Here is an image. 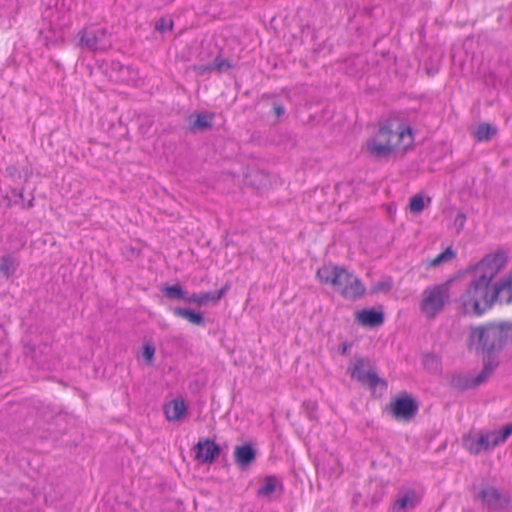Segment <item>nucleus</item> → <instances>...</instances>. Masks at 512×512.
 Wrapping results in <instances>:
<instances>
[{
  "label": "nucleus",
  "instance_id": "4be33fe9",
  "mask_svg": "<svg viewBox=\"0 0 512 512\" xmlns=\"http://www.w3.org/2000/svg\"><path fill=\"white\" fill-rule=\"evenodd\" d=\"M172 312L175 316L186 319L190 323L198 326H204L205 325V319L202 313L195 312L192 309L189 308H182V307H174L172 309Z\"/></svg>",
  "mask_w": 512,
  "mask_h": 512
},
{
  "label": "nucleus",
  "instance_id": "f8f14e48",
  "mask_svg": "<svg viewBox=\"0 0 512 512\" xmlns=\"http://www.w3.org/2000/svg\"><path fill=\"white\" fill-rule=\"evenodd\" d=\"M418 409V403L412 396L405 393L394 399L389 411L396 420L409 422L417 415Z\"/></svg>",
  "mask_w": 512,
  "mask_h": 512
},
{
  "label": "nucleus",
  "instance_id": "f704fd0d",
  "mask_svg": "<svg viewBox=\"0 0 512 512\" xmlns=\"http://www.w3.org/2000/svg\"><path fill=\"white\" fill-rule=\"evenodd\" d=\"M184 301L188 303H194L200 306V295L195 293L192 295H188V293L186 292V298L184 299Z\"/></svg>",
  "mask_w": 512,
  "mask_h": 512
},
{
  "label": "nucleus",
  "instance_id": "f257e3e1",
  "mask_svg": "<svg viewBox=\"0 0 512 512\" xmlns=\"http://www.w3.org/2000/svg\"><path fill=\"white\" fill-rule=\"evenodd\" d=\"M505 264V254L498 252L486 255L475 266L471 281L456 300L463 314L479 317L492 308L490 284Z\"/></svg>",
  "mask_w": 512,
  "mask_h": 512
},
{
  "label": "nucleus",
  "instance_id": "423d86ee",
  "mask_svg": "<svg viewBox=\"0 0 512 512\" xmlns=\"http://www.w3.org/2000/svg\"><path fill=\"white\" fill-rule=\"evenodd\" d=\"M348 372L352 378L368 386L371 390H375L378 386H381L383 390L387 389V381L377 375L371 366L370 359L367 357L356 358L349 366Z\"/></svg>",
  "mask_w": 512,
  "mask_h": 512
},
{
  "label": "nucleus",
  "instance_id": "cd10ccee",
  "mask_svg": "<svg viewBox=\"0 0 512 512\" xmlns=\"http://www.w3.org/2000/svg\"><path fill=\"white\" fill-rule=\"evenodd\" d=\"M456 253L453 251L451 247H448L445 251L440 253L438 256H436L434 259L430 261V266L436 267L441 265L442 263H446L451 261L453 258H455Z\"/></svg>",
  "mask_w": 512,
  "mask_h": 512
},
{
  "label": "nucleus",
  "instance_id": "2f4dec72",
  "mask_svg": "<svg viewBox=\"0 0 512 512\" xmlns=\"http://www.w3.org/2000/svg\"><path fill=\"white\" fill-rule=\"evenodd\" d=\"M173 28V22L165 18H160L156 24L155 29L159 32H166Z\"/></svg>",
  "mask_w": 512,
  "mask_h": 512
},
{
  "label": "nucleus",
  "instance_id": "a878e982",
  "mask_svg": "<svg viewBox=\"0 0 512 512\" xmlns=\"http://www.w3.org/2000/svg\"><path fill=\"white\" fill-rule=\"evenodd\" d=\"M229 290V285L226 284L223 288L214 292H204L200 295V306L205 305L209 302H218Z\"/></svg>",
  "mask_w": 512,
  "mask_h": 512
},
{
  "label": "nucleus",
  "instance_id": "473e14b6",
  "mask_svg": "<svg viewBox=\"0 0 512 512\" xmlns=\"http://www.w3.org/2000/svg\"><path fill=\"white\" fill-rule=\"evenodd\" d=\"M154 356H155V347L150 344H145L142 349V357L148 363H151L154 360Z\"/></svg>",
  "mask_w": 512,
  "mask_h": 512
},
{
  "label": "nucleus",
  "instance_id": "c85d7f7f",
  "mask_svg": "<svg viewBox=\"0 0 512 512\" xmlns=\"http://www.w3.org/2000/svg\"><path fill=\"white\" fill-rule=\"evenodd\" d=\"M411 213L419 214L425 208L424 199L421 195H415L411 198L409 203Z\"/></svg>",
  "mask_w": 512,
  "mask_h": 512
},
{
  "label": "nucleus",
  "instance_id": "f3484780",
  "mask_svg": "<svg viewBox=\"0 0 512 512\" xmlns=\"http://www.w3.org/2000/svg\"><path fill=\"white\" fill-rule=\"evenodd\" d=\"M214 113L201 112L194 113L189 117V130L193 133L204 131L212 127Z\"/></svg>",
  "mask_w": 512,
  "mask_h": 512
},
{
  "label": "nucleus",
  "instance_id": "ddd939ff",
  "mask_svg": "<svg viewBox=\"0 0 512 512\" xmlns=\"http://www.w3.org/2000/svg\"><path fill=\"white\" fill-rule=\"evenodd\" d=\"M391 133H389V140H391L392 151L394 149L406 150L413 142L412 130L409 126L403 125L397 120H388Z\"/></svg>",
  "mask_w": 512,
  "mask_h": 512
},
{
  "label": "nucleus",
  "instance_id": "bb28decb",
  "mask_svg": "<svg viewBox=\"0 0 512 512\" xmlns=\"http://www.w3.org/2000/svg\"><path fill=\"white\" fill-rule=\"evenodd\" d=\"M496 133L497 129L494 126L482 123L478 126L475 136L478 141L482 142L490 140Z\"/></svg>",
  "mask_w": 512,
  "mask_h": 512
},
{
  "label": "nucleus",
  "instance_id": "4468645a",
  "mask_svg": "<svg viewBox=\"0 0 512 512\" xmlns=\"http://www.w3.org/2000/svg\"><path fill=\"white\" fill-rule=\"evenodd\" d=\"M193 450L195 451V460L202 464L213 463L221 452L220 446L209 438L200 440L195 444Z\"/></svg>",
  "mask_w": 512,
  "mask_h": 512
},
{
  "label": "nucleus",
  "instance_id": "1a4fd4ad",
  "mask_svg": "<svg viewBox=\"0 0 512 512\" xmlns=\"http://www.w3.org/2000/svg\"><path fill=\"white\" fill-rule=\"evenodd\" d=\"M476 498L490 511L510 512L512 499L508 493H502L497 488L489 486L481 489Z\"/></svg>",
  "mask_w": 512,
  "mask_h": 512
},
{
  "label": "nucleus",
  "instance_id": "72a5a7b5",
  "mask_svg": "<svg viewBox=\"0 0 512 512\" xmlns=\"http://www.w3.org/2000/svg\"><path fill=\"white\" fill-rule=\"evenodd\" d=\"M466 219H467V217H466L465 213H463V212H459L456 215V217L454 219V225L457 229V233H460L463 230L465 223H466Z\"/></svg>",
  "mask_w": 512,
  "mask_h": 512
},
{
  "label": "nucleus",
  "instance_id": "5701e85b",
  "mask_svg": "<svg viewBox=\"0 0 512 512\" xmlns=\"http://www.w3.org/2000/svg\"><path fill=\"white\" fill-rule=\"evenodd\" d=\"M19 266V261L11 254H5L1 257L0 272L5 278L13 276Z\"/></svg>",
  "mask_w": 512,
  "mask_h": 512
},
{
  "label": "nucleus",
  "instance_id": "2eb2a0df",
  "mask_svg": "<svg viewBox=\"0 0 512 512\" xmlns=\"http://www.w3.org/2000/svg\"><path fill=\"white\" fill-rule=\"evenodd\" d=\"M490 300L492 306L495 302L501 304H510L512 302V286L505 278L494 285L490 284Z\"/></svg>",
  "mask_w": 512,
  "mask_h": 512
},
{
  "label": "nucleus",
  "instance_id": "a19ab883",
  "mask_svg": "<svg viewBox=\"0 0 512 512\" xmlns=\"http://www.w3.org/2000/svg\"><path fill=\"white\" fill-rule=\"evenodd\" d=\"M19 198H20L21 200H24V196H23V193H22V192H20V193H19Z\"/></svg>",
  "mask_w": 512,
  "mask_h": 512
},
{
  "label": "nucleus",
  "instance_id": "9d476101",
  "mask_svg": "<svg viewBox=\"0 0 512 512\" xmlns=\"http://www.w3.org/2000/svg\"><path fill=\"white\" fill-rule=\"evenodd\" d=\"M495 369L496 363L494 361L485 362L482 370L476 376L466 374L454 375L451 379V385L461 391L477 387L486 382Z\"/></svg>",
  "mask_w": 512,
  "mask_h": 512
},
{
  "label": "nucleus",
  "instance_id": "58836bf2",
  "mask_svg": "<svg viewBox=\"0 0 512 512\" xmlns=\"http://www.w3.org/2000/svg\"><path fill=\"white\" fill-rule=\"evenodd\" d=\"M207 69H208V73L213 72V71L216 72V68L214 66V60L211 63L207 64Z\"/></svg>",
  "mask_w": 512,
  "mask_h": 512
},
{
  "label": "nucleus",
  "instance_id": "6e6552de",
  "mask_svg": "<svg viewBox=\"0 0 512 512\" xmlns=\"http://www.w3.org/2000/svg\"><path fill=\"white\" fill-rule=\"evenodd\" d=\"M80 45L90 51H104L111 46V35L104 27H87L80 32Z\"/></svg>",
  "mask_w": 512,
  "mask_h": 512
},
{
  "label": "nucleus",
  "instance_id": "dca6fc26",
  "mask_svg": "<svg viewBox=\"0 0 512 512\" xmlns=\"http://www.w3.org/2000/svg\"><path fill=\"white\" fill-rule=\"evenodd\" d=\"M419 500L417 494L414 490H407L404 492H399L397 499L393 504V510L395 512H407L408 510L414 509Z\"/></svg>",
  "mask_w": 512,
  "mask_h": 512
},
{
  "label": "nucleus",
  "instance_id": "f03ea898",
  "mask_svg": "<svg viewBox=\"0 0 512 512\" xmlns=\"http://www.w3.org/2000/svg\"><path fill=\"white\" fill-rule=\"evenodd\" d=\"M512 345V322H489L472 327L469 347L482 355L484 363L494 361L499 365L498 355Z\"/></svg>",
  "mask_w": 512,
  "mask_h": 512
},
{
  "label": "nucleus",
  "instance_id": "39448f33",
  "mask_svg": "<svg viewBox=\"0 0 512 512\" xmlns=\"http://www.w3.org/2000/svg\"><path fill=\"white\" fill-rule=\"evenodd\" d=\"M451 280L426 287L422 292L420 310L428 319L436 318L450 301Z\"/></svg>",
  "mask_w": 512,
  "mask_h": 512
},
{
  "label": "nucleus",
  "instance_id": "e433bc0d",
  "mask_svg": "<svg viewBox=\"0 0 512 512\" xmlns=\"http://www.w3.org/2000/svg\"><path fill=\"white\" fill-rule=\"evenodd\" d=\"M194 70L197 72V74L199 75H204L206 73H208V69H207V64L206 65H198V66H195L194 67Z\"/></svg>",
  "mask_w": 512,
  "mask_h": 512
},
{
  "label": "nucleus",
  "instance_id": "393cba45",
  "mask_svg": "<svg viewBox=\"0 0 512 512\" xmlns=\"http://www.w3.org/2000/svg\"><path fill=\"white\" fill-rule=\"evenodd\" d=\"M163 295L171 300H183L186 298V291L183 290L180 284L172 286H165L161 289Z\"/></svg>",
  "mask_w": 512,
  "mask_h": 512
},
{
  "label": "nucleus",
  "instance_id": "a211bd4d",
  "mask_svg": "<svg viewBox=\"0 0 512 512\" xmlns=\"http://www.w3.org/2000/svg\"><path fill=\"white\" fill-rule=\"evenodd\" d=\"M256 458V451L251 444H244L235 447L234 461L242 469L250 466Z\"/></svg>",
  "mask_w": 512,
  "mask_h": 512
},
{
  "label": "nucleus",
  "instance_id": "6ab92c4d",
  "mask_svg": "<svg viewBox=\"0 0 512 512\" xmlns=\"http://www.w3.org/2000/svg\"><path fill=\"white\" fill-rule=\"evenodd\" d=\"M186 410V404L184 400L180 398L167 402L163 407L165 417L170 422L181 420L185 415Z\"/></svg>",
  "mask_w": 512,
  "mask_h": 512
},
{
  "label": "nucleus",
  "instance_id": "7ed1b4c3",
  "mask_svg": "<svg viewBox=\"0 0 512 512\" xmlns=\"http://www.w3.org/2000/svg\"><path fill=\"white\" fill-rule=\"evenodd\" d=\"M317 277L321 283L331 285L335 292L350 301L360 299L366 292L365 285L357 276L338 265H324L317 270Z\"/></svg>",
  "mask_w": 512,
  "mask_h": 512
},
{
  "label": "nucleus",
  "instance_id": "c756f323",
  "mask_svg": "<svg viewBox=\"0 0 512 512\" xmlns=\"http://www.w3.org/2000/svg\"><path fill=\"white\" fill-rule=\"evenodd\" d=\"M392 288V280L391 279H386V280H382V281H379L375 284H373V286L371 287V292L373 294H376V293H388Z\"/></svg>",
  "mask_w": 512,
  "mask_h": 512
},
{
  "label": "nucleus",
  "instance_id": "c9c22d12",
  "mask_svg": "<svg viewBox=\"0 0 512 512\" xmlns=\"http://www.w3.org/2000/svg\"><path fill=\"white\" fill-rule=\"evenodd\" d=\"M273 109L277 118H280L285 114V108L282 105L274 104Z\"/></svg>",
  "mask_w": 512,
  "mask_h": 512
},
{
  "label": "nucleus",
  "instance_id": "0eeeda50",
  "mask_svg": "<svg viewBox=\"0 0 512 512\" xmlns=\"http://www.w3.org/2000/svg\"><path fill=\"white\" fill-rule=\"evenodd\" d=\"M42 18L48 22L50 30L56 33L69 25V9L64 0H49L47 7L42 12Z\"/></svg>",
  "mask_w": 512,
  "mask_h": 512
},
{
  "label": "nucleus",
  "instance_id": "4c0bfd02",
  "mask_svg": "<svg viewBox=\"0 0 512 512\" xmlns=\"http://www.w3.org/2000/svg\"><path fill=\"white\" fill-rule=\"evenodd\" d=\"M351 344L350 343H344L340 348H339V351L342 355H345L347 354V352L349 351V349L351 348Z\"/></svg>",
  "mask_w": 512,
  "mask_h": 512
},
{
  "label": "nucleus",
  "instance_id": "b1692460",
  "mask_svg": "<svg viewBox=\"0 0 512 512\" xmlns=\"http://www.w3.org/2000/svg\"><path fill=\"white\" fill-rule=\"evenodd\" d=\"M278 480L275 476L265 477L263 484L259 487L257 495L259 497L269 498L276 490Z\"/></svg>",
  "mask_w": 512,
  "mask_h": 512
},
{
  "label": "nucleus",
  "instance_id": "9b49d317",
  "mask_svg": "<svg viewBox=\"0 0 512 512\" xmlns=\"http://www.w3.org/2000/svg\"><path fill=\"white\" fill-rule=\"evenodd\" d=\"M390 129L387 121L379 128L375 136L367 141V150L374 158H387L392 153V144L389 142Z\"/></svg>",
  "mask_w": 512,
  "mask_h": 512
},
{
  "label": "nucleus",
  "instance_id": "20e7f679",
  "mask_svg": "<svg viewBox=\"0 0 512 512\" xmlns=\"http://www.w3.org/2000/svg\"><path fill=\"white\" fill-rule=\"evenodd\" d=\"M511 434L512 424H508L502 430L469 434L463 438V446L471 454L479 455L505 443Z\"/></svg>",
  "mask_w": 512,
  "mask_h": 512
},
{
  "label": "nucleus",
  "instance_id": "ea45409f",
  "mask_svg": "<svg viewBox=\"0 0 512 512\" xmlns=\"http://www.w3.org/2000/svg\"><path fill=\"white\" fill-rule=\"evenodd\" d=\"M33 199L29 200L26 204H23L24 208H31L33 207Z\"/></svg>",
  "mask_w": 512,
  "mask_h": 512
},
{
  "label": "nucleus",
  "instance_id": "aec40b11",
  "mask_svg": "<svg viewBox=\"0 0 512 512\" xmlns=\"http://www.w3.org/2000/svg\"><path fill=\"white\" fill-rule=\"evenodd\" d=\"M356 318L359 323L364 326L376 327L383 323L384 316L382 312H378L374 309H363L358 311Z\"/></svg>",
  "mask_w": 512,
  "mask_h": 512
},
{
  "label": "nucleus",
  "instance_id": "412c9836",
  "mask_svg": "<svg viewBox=\"0 0 512 512\" xmlns=\"http://www.w3.org/2000/svg\"><path fill=\"white\" fill-rule=\"evenodd\" d=\"M51 352L52 347L47 343H42L38 347L31 348L32 357L46 368L51 367Z\"/></svg>",
  "mask_w": 512,
  "mask_h": 512
},
{
  "label": "nucleus",
  "instance_id": "7c9ffc66",
  "mask_svg": "<svg viewBox=\"0 0 512 512\" xmlns=\"http://www.w3.org/2000/svg\"><path fill=\"white\" fill-rule=\"evenodd\" d=\"M214 66L216 68V72L218 74H221L223 72L228 71L232 67V64L229 60H227L221 56H217L214 59Z\"/></svg>",
  "mask_w": 512,
  "mask_h": 512
}]
</instances>
